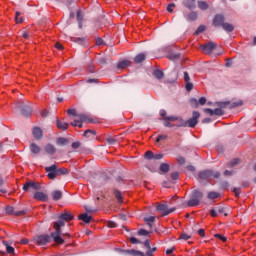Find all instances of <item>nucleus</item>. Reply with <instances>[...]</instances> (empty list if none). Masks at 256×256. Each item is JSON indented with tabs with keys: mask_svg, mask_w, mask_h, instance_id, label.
I'll return each mask as SVG.
<instances>
[{
	"mask_svg": "<svg viewBox=\"0 0 256 256\" xmlns=\"http://www.w3.org/2000/svg\"><path fill=\"white\" fill-rule=\"evenodd\" d=\"M54 219H56V221L53 222V229L55 230L52 232L53 241H55L57 245H63L65 239L61 238V228L65 227V223L73 221L75 216L71 212L64 210L62 213L56 215Z\"/></svg>",
	"mask_w": 256,
	"mask_h": 256,
	"instance_id": "1",
	"label": "nucleus"
},
{
	"mask_svg": "<svg viewBox=\"0 0 256 256\" xmlns=\"http://www.w3.org/2000/svg\"><path fill=\"white\" fill-rule=\"evenodd\" d=\"M144 247L148 249L146 253L137 250H122L124 255H131V256H153L155 251H157V247H151V241L149 239L144 241Z\"/></svg>",
	"mask_w": 256,
	"mask_h": 256,
	"instance_id": "2",
	"label": "nucleus"
},
{
	"mask_svg": "<svg viewBox=\"0 0 256 256\" xmlns=\"http://www.w3.org/2000/svg\"><path fill=\"white\" fill-rule=\"evenodd\" d=\"M53 239V232L49 234H42V235H36L33 237L34 243L36 245H39L40 247H43L45 245H49Z\"/></svg>",
	"mask_w": 256,
	"mask_h": 256,
	"instance_id": "3",
	"label": "nucleus"
},
{
	"mask_svg": "<svg viewBox=\"0 0 256 256\" xmlns=\"http://www.w3.org/2000/svg\"><path fill=\"white\" fill-rule=\"evenodd\" d=\"M201 199H203V192L200 190H194L191 194L190 200L187 202L188 207H197Z\"/></svg>",
	"mask_w": 256,
	"mask_h": 256,
	"instance_id": "4",
	"label": "nucleus"
},
{
	"mask_svg": "<svg viewBox=\"0 0 256 256\" xmlns=\"http://www.w3.org/2000/svg\"><path fill=\"white\" fill-rule=\"evenodd\" d=\"M211 177H213L214 179H219L221 177V173L214 172L213 170H202L198 173V179H200L201 181L211 179Z\"/></svg>",
	"mask_w": 256,
	"mask_h": 256,
	"instance_id": "5",
	"label": "nucleus"
},
{
	"mask_svg": "<svg viewBox=\"0 0 256 256\" xmlns=\"http://www.w3.org/2000/svg\"><path fill=\"white\" fill-rule=\"evenodd\" d=\"M16 109H20L21 115H23V117H29L33 113V107L29 104H25L23 101H20L16 104Z\"/></svg>",
	"mask_w": 256,
	"mask_h": 256,
	"instance_id": "6",
	"label": "nucleus"
},
{
	"mask_svg": "<svg viewBox=\"0 0 256 256\" xmlns=\"http://www.w3.org/2000/svg\"><path fill=\"white\" fill-rule=\"evenodd\" d=\"M22 189L27 193H33L34 191H41V184H39V182L27 181L23 185Z\"/></svg>",
	"mask_w": 256,
	"mask_h": 256,
	"instance_id": "7",
	"label": "nucleus"
},
{
	"mask_svg": "<svg viewBox=\"0 0 256 256\" xmlns=\"http://www.w3.org/2000/svg\"><path fill=\"white\" fill-rule=\"evenodd\" d=\"M156 210L162 213V217H167V215H170V213H173L176 211V208H170L167 204H159L156 207Z\"/></svg>",
	"mask_w": 256,
	"mask_h": 256,
	"instance_id": "8",
	"label": "nucleus"
},
{
	"mask_svg": "<svg viewBox=\"0 0 256 256\" xmlns=\"http://www.w3.org/2000/svg\"><path fill=\"white\" fill-rule=\"evenodd\" d=\"M201 117V114L197 111H194L192 114V118H190L188 121H186V127H190L193 129V127H196L199 123V118Z\"/></svg>",
	"mask_w": 256,
	"mask_h": 256,
	"instance_id": "9",
	"label": "nucleus"
},
{
	"mask_svg": "<svg viewBox=\"0 0 256 256\" xmlns=\"http://www.w3.org/2000/svg\"><path fill=\"white\" fill-rule=\"evenodd\" d=\"M45 171L47 174L48 179H51L54 181V179H57V165L53 164L51 166L45 167Z\"/></svg>",
	"mask_w": 256,
	"mask_h": 256,
	"instance_id": "10",
	"label": "nucleus"
},
{
	"mask_svg": "<svg viewBox=\"0 0 256 256\" xmlns=\"http://www.w3.org/2000/svg\"><path fill=\"white\" fill-rule=\"evenodd\" d=\"M202 51L206 53V55H211L217 49V43L208 42L207 44L201 46Z\"/></svg>",
	"mask_w": 256,
	"mask_h": 256,
	"instance_id": "11",
	"label": "nucleus"
},
{
	"mask_svg": "<svg viewBox=\"0 0 256 256\" xmlns=\"http://www.w3.org/2000/svg\"><path fill=\"white\" fill-rule=\"evenodd\" d=\"M6 213L8 215H15V217H22L23 215H27V210L15 211V207L7 206Z\"/></svg>",
	"mask_w": 256,
	"mask_h": 256,
	"instance_id": "12",
	"label": "nucleus"
},
{
	"mask_svg": "<svg viewBox=\"0 0 256 256\" xmlns=\"http://www.w3.org/2000/svg\"><path fill=\"white\" fill-rule=\"evenodd\" d=\"M225 24V16H223V14H217L214 16L212 25L214 27H223V25Z\"/></svg>",
	"mask_w": 256,
	"mask_h": 256,
	"instance_id": "13",
	"label": "nucleus"
},
{
	"mask_svg": "<svg viewBox=\"0 0 256 256\" xmlns=\"http://www.w3.org/2000/svg\"><path fill=\"white\" fill-rule=\"evenodd\" d=\"M204 113H209L211 117H213V115H217L218 117H222V115H225V112H223L221 108H216L214 110L211 108H205Z\"/></svg>",
	"mask_w": 256,
	"mask_h": 256,
	"instance_id": "14",
	"label": "nucleus"
},
{
	"mask_svg": "<svg viewBox=\"0 0 256 256\" xmlns=\"http://www.w3.org/2000/svg\"><path fill=\"white\" fill-rule=\"evenodd\" d=\"M33 197L36 201H43V203H47V201H49V196L43 192H39V190L34 193Z\"/></svg>",
	"mask_w": 256,
	"mask_h": 256,
	"instance_id": "15",
	"label": "nucleus"
},
{
	"mask_svg": "<svg viewBox=\"0 0 256 256\" xmlns=\"http://www.w3.org/2000/svg\"><path fill=\"white\" fill-rule=\"evenodd\" d=\"M50 195L53 201H61V199H63V191L61 190H54Z\"/></svg>",
	"mask_w": 256,
	"mask_h": 256,
	"instance_id": "16",
	"label": "nucleus"
},
{
	"mask_svg": "<svg viewBox=\"0 0 256 256\" xmlns=\"http://www.w3.org/2000/svg\"><path fill=\"white\" fill-rule=\"evenodd\" d=\"M33 137L36 138L38 141L43 139V130L39 127H34L32 130Z\"/></svg>",
	"mask_w": 256,
	"mask_h": 256,
	"instance_id": "17",
	"label": "nucleus"
},
{
	"mask_svg": "<svg viewBox=\"0 0 256 256\" xmlns=\"http://www.w3.org/2000/svg\"><path fill=\"white\" fill-rule=\"evenodd\" d=\"M196 0H184L183 5L186 7V9H189L190 11H193V9H196L197 5L195 4Z\"/></svg>",
	"mask_w": 256,
	"mask_h": 256,
	"instance_id": "18",
	"label": "nucleus"
},
{
	"mask_svg": "<svg viewBox=\"0 0 256 256\" xmlns=\"http://www.w3.org/2000/svg\"><path fill=\"white\" fill-rule=\"evenodd\" d=\"M44 151L48 154V155H55V153H57V148H55L53 146V144H47L44 148Z\"/></svg>",
	"mask_w": 256,
	"mask_h": 256,
	"instance_id": "19",
	"label": "nucleus"
},
{
	"mask_svg": "<svg viewBox=\"0 0 256 256\" xmlns=\"http://www.w3.org/2000/svg\"><path fill=\"white\" fill-rule=\"evenodd\" d=\"M78 219H79V221H83V223H91V221H93V217H91L87 213L79 215Z\"/></svg>",
	"mask_w": 256,
	"mask_h": 256,
	"instance_id": "20",
	"label": "nucleus"
},
{
	"mask_svg": "<svg viewBox=\"0 0 256 256\" xmlns=\"http://www.w3.org/2000/svg\"><path fill=\"white\" fill-rule=\"evenodd\" d=\"M56 125L61 131H67V129H69V123L62 122L61 120H56Z\"/></svg>",
	"mask_w": 256,
	"mask_h": 256,
	"instance_id": "21",
	"label": "nucleus"
},
{
	"mask_svg": "<svg viewBox=\"0 0 256 256\" xmlns=\"http://www.w3.org/2000/svg\"><path fill=\"white\" fill-rule=\"evenodd\" d=\"M30 151L31 153H33L34 155H39V153H41V147H39L37 144L32 143L30 144Z\"/></svg>",
	"mask_w": 256,
	"mask_h": 256,
	"instance_id": "22",
	"label": "nucleus"
},
{
	"mask_svg": "<svg viewBox=\"0 0 256 256\" xmlns=\"http://www.w3.org/2000/svg\"><path fill=\"white\" fill-rule=\"evenodd\" d=\"M74 43H78V45H82V47H87V39L86 38H80V37H77V38H73Z\"/></svg>",
	"mask_w": 256,
	"mask_h": 256,
	"instance_id": "23",
	"label": "nucleus"
},
{
	"mask_svg": "<svg viewBox=\"0 0 256 256\" xmlns=\"http://www.w3.org/2000/svg\"><path fill=\"white\" fill-rule=\"evenodd\" d=\"M222 28L227 33H233V31L235 30V27L233 26V24H229V23H225V22H224V24H222Z\"/></svg>",
	"mask_w": 256,
	"mask_h": 256,
	"instance_id": "24",
	"label": "nucleus"
},
{
	"mask_svg": "<svg viewBox=\"0 0 256 256\" xmlns=\"http://www.w3.org/2000/svg\"><path fill=\"white\" fill-rule=\"evenodd\" d=\"M197 4H198V8L201 11H207V9H209V4H207L205 0H199Z\"/></svg>",
	"mask_w": 256,
	"mask_h": 256,
	"instance_id": "25",
	"label": "nucleus"
},
{
	"mask_svg": "<svg viewBox=\"0 0 256 256\" xmlns=\"http://www.w3.org/2000/svg\"><path fill=\"white\" fill-rule=\"evenodd\" d=\"M4 247H6V251L7 253H9L10 255H14L15 254V248H13L12 246H9V243L7 241H2Z\"/></svg>",
	"mask_w": 256,
	"mask_h": 256,
	"instance_id": "26",
	"label": "nucleus"
},
{
	"mask_svg": "<svg viewBox=\"0 0 256 256\" xmlns=\"http://www.w3.org/2000/svg\"><path fill=\"white\" fill-rule=\"evenodd\" d=\"M97 135V131L88 129L84 132L83 137H87V139H91V137H95Z\"/></svg>",
	"mask_w": 256,
	"mask_h": 256,
	"instance_id": "27",
	"label": "nucleus"
},
{
	"mask_svg": "<svg viewBox=\"0 0 256 256\" xmlns=\"http://www.w3.org/2000/svg\"><path fill=\"white\" fill-rule=\"evenodd\" d=\"M78 121L83 123H91V119H89V117H87V115L85 114H79L78 115Z\"/></svg>",
	"mask_w": 256,
	"mask_h": 256,
	"instance_id": "28",
	"label": "nucleus"
},
{
	"mask_svg": "<svg viewBox=\"0 0 256 256\" xmlns=\"http://www.w3.org/2000/svg\"><path fill=\"white\" fill-rule=\"evenodd\" d=\"M171 169V166L168 163L160 164L161 173L167 174V172Z\"/></svg>",
	"mask_w": 256,
	"mask_h": 256,
	"instance_id": "29",
	"label": "nucleus"
},
{
	"mask_svg": "<svg viewBox=\"0 0 256 256\" xmlns=\"http://www.w3.org/2000/svg\"><path fill=\"white\" fill-rule=\"evenodd\" d=\"M145 59H146L145 54L140 53V54H138V55L134 58V62L137 63V64L143 63V61H145Z\"/></svg>",
	"mask_w": 256,
	"mask_h": 256,
	"instance_id": "30",
	"label": "nucleus"
},
{
	"mask_svg": "<svg viewBox=\"0 0 256 256\" xmlns=\"http://www.w3.org/2000/svg\"><path fill=\"white\" fill-rule=\"evenodd\" d=\"M131 62L129 60H123L117 64L118 69H125V67H129Z\"/></svg>",
	"mask_w": 256,
	"mask_h": 256,
	"instance_id": "31",
	"label": "nucleus"
},
{
	"mask_svg": "<svg viewBox=\"0 0 256 256\" xmlns=\"http://www.w3.org/2000/svg\"><path fill=\"white\" fill-rule=\"evenodd\" d=\"M187 21H197V12H190L186 15Z\"/></svg>",
	"mask_w": 256,
	"mask_h": 256,
	"instance_id": "32",
	"label": "nucleus"
},
{
	"mask_svg": "<svg viewBox=\"0 0 256 256\" xmlns=\"http://www.w3.org/2000/svg\"><path fill=\"white\" fill-rule=\"evenodd\" d=\"M114 196L116 197L118 203H123V194H121V191L115 189Z\"/></svg>",
	"mask_w": 256,
	"mask_h": 256,
	"instance_id": "33",
	"label": "nucleus"
},
{
	"mask_svg": "<svg viewBox=\"0 0 256 256\" xmlns=\"http://www.w3.org/2000/svg\"><path fill=\"white\" fill-rule=\"evenodd\" d=\"M56 172L57 175H69V170L66 168H59L58 166H56Z\"/></svg>",
	"mask_w": 256,
	"mask_h": 256,
	"instance_id": "34",
	"label": "nucleus"
},
{
	"mask_svg": "<svg viewBox=\"0 0 256 256\" xmlns=\"http://www.w3.org/2000/svg\"><path fill=\"white\" fill-rule=\"evenodd\" d=\"M153 75L156 79H163L165 77V74L161 70H154Z\"/></svg>",
	"mask_w": 256,
	"mask_h": 256,
	"instance_id": "35",
	"label": "nucleus"
},
{
	"mask_svg": "<svg viewBox=\"0 0 256 256\" xmlns=\"http://www.w3.org/2000/svg\"><path fill=\"white\" fill-rule=\"evenodd\" d=\"M181 57V54L179 53H171L168 55V59L170 61H178V59Z\"/></svg>",
	"mask_w": 256,
	"mask_h": 256,
	"instance_id": "36",
	"label": "nucleus"
},
{
	"mask_svg": "<svg viewBox=\"0 0 256 256\" xmlns=\"http://www.w3.org/2000/svg\"><path fill=\"white\" fill-rule=\"evenodd\" d=\"M239 163H241V160H239V158H235L230 163L227 164V167H237Z\"/></svg>",
	"mask_w": 256,
	"mask_h": 256,
	"instance_id": "37",
	"label": "nucleus"
},
{
	"mask_svg": "<svg viewBox=\"0 0 256 256\" xmlns=\"http://www.w3.org/2000/svg\"><path fill=\"white\" fill-rule=\"evenodd\" d=\"M219 196H220L219 193H217L215 191L209 192L207 195V197L211 200L217 199V198H219Z\"/></svg>",
	"mask_w": 256,
	"mask_h": 256,
	"instance_id": "38",
	"label": "nucleus"
},
{
	"mask_svg": "<svg viewBox=\"0 0 256 256\" xmlns=\"http://www.w3.org/2000/svg\"><path fill=\"white\" fill-rule=\"evenodd\" d=\"M178 124L176 127H187V121L183 120V118L178 117Z\"/></svg>",
	"mask_w": 256,
	"mask_h": 256,
	"instance_id": "39",
	"label": "nucleus"
},
{
	"mask_svg": "<svg viewBox=\"0 0 256 256\" xmlns=\"http://www.w3.org/2000/svg\"><path fill=\"white\" fill-rule=\"evenodd\" d=\"M167 139H169V136H168V135H166V134H164V135H159V136H157V138H156V143H161V141H165V140H167Z\"/></svg>",
	"mask_w": 256,
	"mask_h": 256,
	"instance_id": "40",
	"label": "nucleus"
},
{
	"mask_svg": "<svg viewBox=\"0 0 256 256\" xmlns=\"http://www.w3.org/2000/svg\"><path fill=\"white\" fill-rule=\"evenodd\" d=\"M216 105L220 109H227V106L229 105V102H216Z\"/></svg>",
	"mask_w": 256,
	"mask_h": 256,
	"instance_id": "41",
	"label": "nucleus"
},
{
	"mask_svg": "<svg viewBox=\"0 0 256 256\" xmlns=\"http://www.w3.org/2000/svg\"><path fill=\"white\" fill-rule=\"evenodd\" d=\"M216 211H217L218 213H223V214H224V217H227V216L229 215L227 212H225V207H223V206H218V207H216Z\"/></svg>",
	"mask_w": 256,
	"mask_h": 256,
	"instance_id": "42",
	"label": "nucleus"
},
{
	"mask_svg": "<svg viewBox=\"0 0 256 256\" xmlns=\"http://www.w3.org/2000/svg\"><path fill=\"white\" fill-rule=\"evenodd\" d=\"M67 113H68L69 115H72L73 117H79V114H77V110H76V109L69 108V109L67 110Z\"/></svg>",
	"mask_w": 256,
	"mask_h": 256,
	"instance_id": "43",
	"label": "nucleus"
},
{
	"mask_svg": "<svg viewBox=\"0 0 256 256\" xmlns=\"http://www.w3.org/2000/svg\"><path fill=\"white\" fill-rule=\"evenodd\" d=\"M70 125H72V127H79V129L83 127V124L79 120H74V122H71Z\"/></svg>",
	"mask_w": 256,
	"mask_h": 256,
	"instance_id": "44",
	"label": "nucleus"
},
{
	"mask_svg": "<svg viewBox=\"0 0 256 256\" xmlns=\"http://www.w3.org/2000/svg\"><path fill=\"white\" fill-rule=\"evenodd\" d=\"M68 140L67 138H58L57 139V145H67Z\"/></svg>",
	"mask_w": 256,
	"mask_h": 256,
	"instance_id": "45",
	"label": "nucleus"
},
{
	"mask_svg": "<svg viewBox=\"0 0 256 256\" xmlns=\"http://www.w3.org/2000/svg\"><path fill=\"white\" fill-rule=\"evenodd\" d=\"M164 121H171V122L179 121V117H177V116H168V117L164 118Z\"/></svg>",
	"mask_w": 256,
	"mask_h": 256,
	"instance_id": "46",
	"label": "nucleus"
},
{
	"mask_svg": "<svg viewBox=\"0 0 256 256\" xmlns=\"http://www.w3.org/2000/svg\"><path fill=\"white\" fill-rule=\"evenodd\" d=\"M180 240L183 241H188V239H191V235L187 234V233H182L179 237Z\"/></svg>",
	"mask_w": 256,
	"mask_h": 256,
	"instance_id": "47",
	"label": "nucleus"
},
{
	"mask_svg": "<svg viewBox=\"0 0 256 256\" xmlns=\"http://www.w3.org/2000/svg\"><path fill=\"white\" fill-rule=\"evenodd\" d=\"M145 223H155V216L144 217Z\"/></svg>",
	"mask_w": 256,
	"mask_h": 256,
	"instance_id": "48",
	"label": "nucleus"
},
{
	"mask_svg": "<svg viewBox=\"0 0 256 256\" xmlns=\"http://www.w3.org/2000/svg\"><path fill=\"white\" fill-rule=\"evenodd\" d=\"M144 157H145L146 159H154L155 154H153L152 151H147V152L144 154Z\"/></svg>",
	"mask_w": 256,
	"mask_h": 256,
	"instance_id": "49",
	"label": "nucleus"
},
{
	"mask_svg": "<svg viewBox=\"0 0 256 256\" xmlns=\"http://www.w3.org/2000/svg\"><path fill=\"white\" fill-rule=\"evenodd\" d=\"M149 231L145 230V229H140L138 231V235L142 236V237H147V235H149Z\"/></svg>",
	"mask_w": 256,
	"mask_h": 256,
	"instance_id": "50",
	"label": "nucleus"
},
{
	"mask_svg": "<svg viewBox=\"0 0 256 256\" xmlns=\"http://www.w3.org/2000/svg\"><path fill=\"white\" fill-rule=\"evenodd\" d=\"M20 16H21V13L16 12V15H15L16 23H23V17H20Z\"/></svg>",
	"mask_w": 256,
	"mask_h": 256,
	"instance_id": "51",
	"label": "nucleus"
},
{
	"mask_svg": "<svg viewBox=\"0 0 256 256\" xmlns=\"http://www.w3.org/2000/svg\"><path fill=\"white\" fill-rule=\"evenodd\" d=\"M76 18L78 22L83 21V12H81V10H78L76 13Z\"/></svg>",
	"mask_w": 256,
	"mask_h": 256,
	"instance_id": "52",
	"label": "nucleus"
},
{
	"mask_svg": "<svg viewBox=\"0 0 256 256\" xmlns=\"http://www.w3.org/2000/svg\"><path fill=\"white\" fill-rule=\"evenodd\" d=\"M107 227H109L110 229H115L117 227V223L115 221H108L107 223Z\"/></svg>",
	"mask_w": 256,
	"mask_h": 256,
	"instance_id": "53",
	"label": "nucleus"
},
{
	"mask_svg": "<svg viewBox=\"0 0 256 256\" xmlns=\"http://www.w3.org/2000/svg\"><path fill=\"white\" fill-rule=\"evenodd\" d=\"M106 141L108 145H115L117 143V139L111 137L106 138Z\"/></svg>",
	"mask_w": 256,
	"mask_h": 256,
	"instance_id": "54",
	"label": "nucleus"
},
{
	"mask_svg": "<svg viewBox=\"0 0 256 256\" xmlns=\"http://www.w3.org/2000/svg\"><path fill=\"white\" fill-rule=\"evenodd\" d=\"M170 177H171L172 181H177V179H179V172H172L170 174Z\"/></svg>",
	"mask_w": 256,
	"mask_h": 256,
	"instance_id": "55",
	"label": "nucleus"
},
{
	"mask_svg": "<svg viewBox=\"0 0 256 256\" xmlns=\"http://www.w3.org/2000/svg\"><path fill=\"white\" fill-rule=\"evenodd\" d=\"M214 237L216 239H220V241H223V243H225L227 241V237L221 235V234H215Z\"/></svg>",
	"mask_w": 256,
	"mask_h": 256,
	"instance_id": "56",
	"label": "nucleus"
},
{
	"mask_svg": "<svg viewBox=\"0 0 256 256\" xmlns=\"http://www.w3.org/2000/svg\"><path fill=\"white\" fill-rule=\"evenodd\" d=\"M205 31V26L200 25L197 30L195 31V35H199V33H203Z\"/></svg>",
	"mask_w": 256,
	"mask_h": 256,
	"instance_id": "57",
	"label": "nucleus"
},
{
	"mask_svg": "<svg viewBox=\"0 0 256 256\" xmlns=\"http://www.w3.org/2000/svg\"><path fill=\"white\" fill-rule=\"evenodd\" d=\"M173 9H175V3H170L167 6L168 13H173Z\"/></svg>",
	"mask_w": 256,
	"mask_h": 256,
	"instance_id": "58",
	"label": "nucleus"
},
{
	"mask_svg": "<svg viewBox=\"0 0 256 256\" xmlns=\"http://www.w3.org/2000/svg\"><path fill=\"white\" fill-rule=\"evenodd\" d=\"M243 105L242 101L234 102L231 106L230 109H235V107H241Z\"/></svg>",
	"mask_w": 256,
	"mask_h": 256,
	"instance_id": "59",
	"label": "nucleus"
},
{
	"mask_svg": "<svg viewBox=\"0 0 256 256\" xmlns=\"http://www.w3.org/2000/svg\"><path fill=\"white\" fill-rule=\"evenodd\" d=\"M186 91H193V83L191 81L186 82Z\"/></svg>",
	"mask_w": 256,
	"mask_h": 256,
	"instance_id": "60",
	"label": "nucleus"
},
{
	"mask_svg": "<svg viewBox=\"0 0 256 256\" xmlns=\"http://www.w3.org/2000/svg\"><path fill=\"white\" fill-rule=\"evenodd\" d=\"M179 165H185L186 160L183 156L178 157L177 159Z\"/></svg>",
	"mask_w": 256,
	"mask_h": 256,
	"instance_id": "61",
	"label": "nucleus"
},
{
	"mask_svg": "<svg viewBox=\"0 0 256 256\" xmlns=\"http://www.w3.org/2000/svg\"><path fill=\"white\" fill-rule=\"evenodd\" d=\"M130 243H132V245H137L139 243H141V241H139L137 238L135 237H131L130 238Z\"/></svg>",
	"mask_w": 256,
	"mask_h": 256,
	"instance_id": "62",
	"label": "nucleus"
},
{
	"mask_svg": "<svg viewBox=\"0 0 256 256\" xmlns=\"http://www.w3.org/2000/svg\"><path fill=\"white\" fill-rule=\"evenodd\" d=\"M163 157H165V155H163V154H154V159L156 160V161H159V160H161V159H163Z\"/></svg>",
	"mask_w": 256,
	"mask_h": 256,
	"instance_id": "63",
	"label": "nucleus"
},
{
	"mask_svg": "<svg viewBox=\"0 0 256 256\" xmlns=\"http://www.w3.org/2000/svg\"><path fill=\"white\" fill-rule=\"evenodd\" d=\"M199 105H205V103H207V98L205 97H201L198 101Z\"/></svg>",
	"mask_w": 256,
	"mask_h": 256,
	"instance_id": "64",
	"label": "nucleus"
}]
</instances>
